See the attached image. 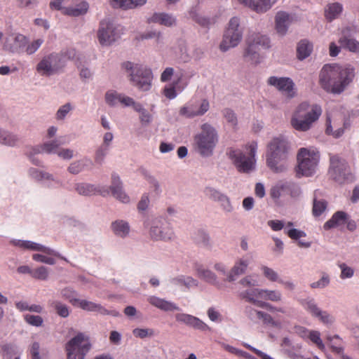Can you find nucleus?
<instances>
[{"label":"nucleus","instance_id":"4c0bfd02","mask_svg":"<svg viewBox=\"0 0 359 359\" xmlns=\"http://www.w3.org/2000/svg\"><path fill=\"white\" fill-rule=\"evenodd\" d=\"M286 233L291 239L297 241L299 247L305 248L311 247V242H306L301 239L306 236V233L304 231L292 228L287 229Z\"/></svg>","mask_w":359,"mask_h":359},{"label":"nucleus","instance_id":"69168bd1","mask_svg":"<svg viewBox=\"0 0 359 359\" xmlns=\"http://www.w3.org/2000/svg\"><path fill=\"white\" fill-rule=\"evenodd\" d=\"M222 114L226 121L233 127L236 126L238 123L237 116L235 112L229 108H225L222 110Z\"/></svg>","mask_w":359,"mask_h":359},{"label":"nucleus","instance_id":"a211bd4d","mask_svg":"<svg viewBox=\"0 0 359 359\" xmlns=\"http://www.w3.org/2000/svg\"><path fill=\"white\" fill-rule=\"evenodd\" d=\"M267 83L276 88L289 99L294 97L297 95L295 84L289 77L270 76Z\"/></svg>","mask_w":359,"mask_h":359},{"label":"nucleus","instance_id":"1a4fd4ad","mask_svg":"<svg viewBox=\"0 0 359 359\" xmlns=\"http://www.w3.org/2000/svg\"><path fill=\"white\" fill-rule=\"evenodd\" d=\"M143 226L153 241L168 242L175 239L172 228L161 217H147L144 220Z\"/></svg>","mask_w":359,"mask_h":359},{"label":"nucleus","instance_id":"c03bdc74","mask_svg":"<svg viewBox=\"0 0 359 359\" xmlns=\"http://www.w3.org/2000/svg\"><path fill=\"white\" fill-rule=\"evenodd\" d=\"M135 111L139 113V119L142 126H149L153 121L152 115L147 111V109L144 107V106L140 102L139 104H135Z\"/></svg>","mask_w":359,"mask_h":359},{"label":"nucleus","instance_id":"e433bc0d","mask_svg":"<svg viewBox=\"0 0 359 359\" xmlns=\"http://www.w3.org/2000/svg\"><path fill=\"white\" fill-rule=\"evenodd\" d=\"M318 190L313 193L312 213L316 217L320 216L327 209V202L324 199H318Z\"/></svg>","mask_w":359,"mask_h":359},{"label":"nucleus","instance_id":"6ab92c4d","mask_svg":"<svg viewBox=\"0 0 359 359\" xmlns=\"http://www.w3.org/2000/svg\"><path fill=\"white\" fill-rule=\"evenodd\" d=\"M26 41V36L20 33H12L5 38L3 43V49L13 54L23 53Z\"/></svg>","mask_w":359,"mask_h":359},{"label":"nucleus","instance_id":"37998d69","mask_svg":"<svg viewBox=\"0 0 359 359\" xmlns=\"http://www.w3.org/2000/svg\"><path fill=\"white\" fill-rule=\"evenodd\" d=\"M312 49L313 46L309 41L302 40L299 42L297 48V57L301 60L306 58L311 55Z\"/></svg>","mask_w":359,"mask_h":359},{"label":"nucleus","instance_id":"473e14b6","mask_svg":"<svg viewBox=\"0 0 359 359\" xmlns=\"http://www.w3.org/2000/svg\"><path fill=\"white\" fill-rule=\"evenodd\" d=\"M170 283L175 286H184L187 289H190L193 287L198 286V281L189 276L179 275L176 277L172 278L170 280Z\"/></svg>","mask_w":359,"mask_h":359},{"label":"nucleus","instance_id":"680f3d73","mask_svg":"<svg viewBox=\"0 0 359 359\" xmlns=\"http://www.w3.org/2000/svg\"><path fill=\"white\" fill-rule=\"evenodd\" d=\"M307 339H309L312 343L316 344L321 351L325 350V346L320 338V333L319 331L311 330Z\"/></svg>","mask_w":359,"mask_h":359},{"label":"nucleus","instance_id":"3c124183","mask_svg":"<svg viewBox=\"0 0 359 359\" xmlns=\"http://www.w3.org/2000/svg\"><path fill=\"white\" fill-rule=\"evenodd\" d=\"M299 304L303 308L308 311L312 316L317 312L320 307L316 304L315 299L311 297L301 299L299 300Z\"/></svg>","mask_w":359,"mask_h":359},{"label":"nucleus","instance_id":"9b49d317","mask_svg":"<svg viewBox=\"0 0 359 359\" xmlns=\"http://www.w3.org/2000/svg\"><path fill=\"white\" fill-rule=\"evenodd\" d=\"M243 28L241 26L238 17L231 18L224 32L222 40L219 44L222 52H226L238 46L243 39Z\"/></svg>","mask_w":359,"mask_h":359},{"label":"nucleus","instance_id":"c756f323","mask_svg":"<svg viewBox=\"0 0 359 359\" xmlns=\"http://www.w3.org/2000/svg\"><path fill=\"white\" fill-rule=\"evenodd\" d=\"M93 165V161L88 156L73 161L67 168V171L72 175H78L86 169H90Z\"/></svg>","mask_w":359,"mask_h":359},{"label":"nucleus","instance_id":"49530a36","mask_svg":"<svg viewBox=\"0 0 359 359\" xmlns=\"http://www.w3.org/2000/svg\"><path fill=\"white\" fill-rule=\"evenodd\" d=\"M61 296L68 300L73 306H77L79 301V294L76 291L71 287H65L60 292Z\"/></svg>","mask_w":359,"mask_h":359},{"label":"nucleus","instance_id":"72a5a7b5","mask_svg":"<svg viewBox=\"0 0 359 359\" xmlns=\"http://www.w3.org/2000/svg\"><path fill=\"white\" fill-rule=\"evenodd\" d=\"M248 43L254 44L257 48L268 49L271 46L269 38L259 33H254L248 39Z\"/></svg>","mask_w":359,"mask_h":359},{"label":"nucleus","instance_id":"e2e57ef3","mask_svg":"<svg viewBox=\"0 0 359 359\" xmlns=\"http://www.w3.org/2000/svg\"><path fill=\"white\" fill-rule=\"evenodd\" d=\"M32 276L34 278L45 280H47L49 276V269L43 266H41L34 270L32 273Z\"/></svg>","mask_w":359,"mask_h":359},{"label":"nucleus","instance_id":"b1692460","mask_svg":"<svg viewBox=\"0 0 359 359\" xmlns=\"http://www.w3.org/2000/svg\"><path fill=\"white\" fill-rule=\"evenodd\" d=\"M194 269L198 276L205 282L215 286L217 288L221 287V283H219L217 275L214 272L199 264H195Z\"/></svg>","mask_w":359,"mask_h":359},{"label":"nucleus","instance_id":"052dcab7","mask_svg":"<svg viewBox=\"0 0 359 359\" xmlns=\"http://www.w3.org/2000/svg\"><path fill=\"white\" fill-rule=\"evenodd\" d=\"M330 283V276L325 273H321V278L312 283L310 284V287L313 289H323L329 285Z\"/></svg>","mask_w":359,"mask_h":359},{"label":"nucleus","instance_id":"ddd939ff","mask_svg":"<svg viewBox=\"0 0 359 359\" xmlns=\"http://www.w3.org/2000/svg\"><path fill=\"white\" fill-rule=\"evenodd\" d=\"M330 162L329 174L335 182L343 184L354 180L353 174L344 159L337 155H332L330 158Z\"/></svg>","mask_w":359,"mask_h":359},{"label":"nucleus","instance_id":"5701e85b","mask_svg":"<svg viewBox=\"0 0 359 359\" xmlns=\"http://www.w3.org/2000/svg\"><path fill=\"white\" fill-rule=\"evenodd\" d=\"M74 188L76 191L81 196H90L97 194L103 196L109 195V191L106 187H97L95 185L89 183H76Z\"/></svg>","mask_w":359,"mask_h":359},{"label":"nucleus","instance_id":"4d7b16f0","mask_svg":"<svg viewBox=\"0 0 359 359\" xmlns=\"http://www.w3.org/2000/svg\"><path fill=\"white\" fill-rule=\"evenodd\" d=\"M121 93L116 90H108L105 93L104 100L106 103L110 107H115L120 103Z\"/></svg>","mask_w":359,"mask_h":359},{"label":"nucleus","instance_id":"603ef678","mask_svg":"<svg viewBox=\"0 0 359 359\" xmlns=\"http://www.w3.org/2000/svg\"><path fill=\"white\" fill-rule=\"evenodd\" d=\"M72 110V104L69 102L65 103L58 108L55 114V118L57 121H64Z\"/></svg>","mask_w":359,"mask_h":359},{"label":"nucleus","instance_id":"a19ab883","mask_svg":"<svg viewBox=\"0 0 359 359\" xmlns=\"http://www.w3.org/2000/svg\"><path fill=\"white\" fill-rule=\"evenodd\" d=\"M1 140V145L9 147H17L20 141V138L18 135L6 129Z\"/></svg>","mask_w":359,"mask_h":359},{"label":"nucleus","instance_id":"aec40b11","mask_svg":"<svg viewBox=\"0 0 359 359\" xmlns=\"http://www.w3.org/2000/svg\"><path fill=\"white\" fill-rule=\"evenodd\" d=\"M239 4L258 14L269 11L277 2V0H237Z\"/></svg>","mask_w":359,"mask_h":359},{"label":"nucleus","instance_id":"0e129e2a","mask_svg":"<svg viewBox=\"0 0 359 359\" xmlns=\"http://www.w3.org/2000/svg\"><path fill=\"white\" fill-rule=\"evenodd\" d=\"M286 191L289 192L291 197L298 198L302 196V191L301 187L296 184L285 182Z\"/></svg>","mask_w":359,"mask_h":359},{"label":"nucleus","instance_id":"2eb2a0df","mask_svg":"<svg viewBox=\"0 0 359 359\" xmlns=\"http://www.w3.org/2000/svg\"><path fill=\"white\" fill-rule=\"evenodd\" d=\"M123 34V28L109 20H102L100 22L97 32L98 40L102 46H109Z\"/></svg>","mask_w":359,"mask_h":359},{"label":"nucleus","instance_id":"58836bf2","mask_svg":"<svg viewBox=\"0 0 359 359\" xmlns=\"http://www.w3.org/2000/svg\"><path fill=\"white\" fill-rule=\"evenodd\" d=\"M259 50V48H257L254 44L248 43L243 57L247 62L252 64H258L260 62Z\"/></svg>","mask_w":359,"mask_h":359},{"label":"nucleus","instance_id":"338daca9","mask_svg":"<svg viewBox=\"0 0 359 359\" xmlns=\"http://www.w3.org/2000/svg\"><path fill=\"white\" fill-rule=\"evenodd\" d=\"M195 22H196L203 27L209 28L211 25H214L216 22V18L208 17L201 15L198 16V18H196Z\"/></svg>","mask_w":359,"mask_h":359},{"label":"nucleus","instance_id":"13d9d810","mask_svg":"<svg viewBox=\"0 0 359 359\" xmlns=\"http://www.w3.org/2000/svg\"><path fill=\"white\" fill-rule=\"evenodd\" d=\"M204 194L209 199L215 202H219L225 194L219 190L211 187H206L204 190Z\"/></svg>","mask_w":359,"mask_h":359},{"label":"nucleus","instance_id":"ea45409f","mask_svg":"<svg viewBox=\"0 0 359 359\" xmlns=\"http://www.w3.org/2000/svg\"><path fill=\"white\" fill-rule=\"evenodd\" d=\"M79 3L75 6H68L64 8V13L77 17L82 15L87 12L88 6V4L83 0H79Z\"/></svg>","mask_w":359,"mask_h":359},{"label":"nucleus","instance_id":"bf43d9fd","mask_svg":"<svg viewBox=\"0 0 359 359\" xmlns=\"http://www.w3.org/2000/svg\"><path fill=\"white\" fill-rule=\"evenodd\" d=\"M111 148L100 144L95 152L94 161L97 164H102Z\"/></svg>","mask_w":359,"mask_h":359},{"label":"nucleus","instance_id":"774afa93","mask_svg":"<svg viewBox=\"0 0 359 359\" xmlns=\"http://www.w3.org/2000/svg\"><path fill=\"white\" fill-rule=\"evenodd\" d=\"M53 306L57 313V315L62 318H67L69 315V307L58 301L53 302Z\"/></svg>","mask_w":359,"mask_h":359},{"label":"nucleus","instance_id":"2f4dec72","mask_svg":"<svg viewBox=\"0 0 359 359\" xmlns=\"http://www.w3.org/2000/svg\"><path fill=\"white\" fill-rule=\"evenodd\" d=\"M290 15L285 12L280 11L276 15V29L280 36L286 34L290 26Z\"/></svg>","mask_w":359,"mask_h":359},{"label":"nucleus","instance_id":"6e6d98bb","mask_svg":"<svg viewBox=\"0 0 359 359\" xmlns=\"http://www.w3.org/2000/svg\"><path fill=\"white\" fill-rule=\"evenodd\" d=\"M260 269L263 276L271 282L279 283L281 279L278 272L272 268L263 265L260 267Z\"/></svg>","mask_w":359,"mask_h":359},{"label":"nucleus","instance_id":"f03ea898","mask_svg":"<svg viewBox=\"0 0 359 359\" xmlns=\"http://www.w3.org/2000/svg\"><path fill=\"white\" fill-rule=\"evenodd\" d=\"M289 149V142L282 135L273 137L268 143L266 162L273 172L281 173L287 170Z\"/></svg>","mask_w":359,"mask_h":359},{"label":"nucleus","instance_id":"f704fd0d","mask_svg":"<svg viewBox=\"0 0 359 359\" xmlns=\"http://www.w3.org/2000/svg\"><path fill=\"white\" fill-rule=\"evenodd\" d=\"M193 241L199 246L211 249L212 243L209 234L204 230L198 229L192 236Z\"/></svg>","mask_w":359,"mask_h":359},{"label":"nucleus","instance_id":"5fc2aeb1","mask_svg":"<svg viewBox=\"0 0 359 359\" xmlns=\"http://www.w3.org/2000/svg\"><path fill=\"white\" fill-rule=\"evenodd\" d=\"M46 172L45 170L30 167L27 170V176L29 179L36 182H42L44 180Z\"/></svg>","mask_w":359,"mask_h":359},{"label":"nucleus","instance_id":"f8f14e48","mask_svg":"<svg viewBox=\"0 0 359 359\" xmlns=\"http://www.w3.org/2000/svg\"><path fill=\"white\" fill-rule=\"evenodd\" d=\"M91 347L89 337L85 333L79 332L65 345L67 359H85Z\"/></svg>","mask_w":359,"mask_h":359},{"label":"nucleus","instance_id":"20e7f679","mask_svg":"<svg viewBox=\"0 0 359 359\" xmlns=\"http://www.w3.org/2000/svg\"><path fill=\"white\" fill-rule=\"evenodd\" d=\"M74 56L73 50L51 53L44 55L36 66V71L43 76H50L61 72L68 60Z\"/></svg>","mask_w":359,"mask_h":359},{"label":"nucleus","instance_id":"dca6fc26","mask_svg":"<svg viewBox=\"0 0 359 359\" xmlns=\"http://www.w3.org/2000/svg\"><path fill=\"white\" fill-rule=\"evenodd\" d=\"M210 109L207 99L192 97L179 110V114L187 118L203 116Z\"/></svg>","mask_w":359,"mask_h":359},{"label":"nucleus","instance_id":"864d4df0","mask_svg":"<svg viewBox=\"0 0 359 359\" xmlns=\"http://www.w3.org/2000/svg\"><path fill=\"white\" fill-rule=\"evenodd\" d=\"M44 154H57L61 143L57 140L46 141L42 144Z\"/></svg>","mask_w":359,"mask_h":359},{"label":"nucleus","instance_id":"09e8293b","mask_svg":"<svg viewBox=\"0 0 359 359\" xmlns=\"http://www.w3.org/2000/svg\"><path fill=\"white\" fill-rule=\"evenodd\" d=\"M313 317L317 318L323 324L330 326L332 325L334 321V317L327 311L322 310L320 308L316 312Z\"/></svg>","mask_w":359,"mask_h":359},{"label":"nucleus","instance_id":"de8ad7c7","mask_svg":"<svg viewBox=\"0 0 359 359\" xmlns=\"http://www.w3.org/2000/svg\"><path fill=\"white\" fill-rule=\"evenodd\" d=\"M339 42L341 47L351 52H359V42L354 39L344 36L339 39Z\"/></svg>","mask_w":359,"mask_h":359},{"label":"nucleus","instance_id":"4be33fe9","mask_svg":"<svg viewBox=\"0 0 359 359\" xmlns=\"http://www.w3.org/2000/svg\"><path fill=\"white\" fill-rule=\"evenodd\" d=\"M175 319L177 322L196 330L206 331L210 329L209 326L203 320L188 313H178L175 315Z\"/></svg>","mask_w":359,"mask_h":359},{"label":"nucleus","instance_id":"c9c22d12","mask_svg":"<svg viewBox=\"0 0 359 359\" xmlns=\"http://www.w3.org/2000/svg\"><path fill=\"white\" fill-rule=\"evenodd\" d=\"M343 11V6L339 2L328 4L325 8V16L329 21L337 18Z\"/></svg>","mask_w":359,"mask_h":359},{"label":"nucleus","instance_id":"412c9836","mask_svg":"<svg viewBox=\"0 0 359 359\" xmlns=\"http://www.w3.org/2000/svg\"><path fill=\"white\" fill-rule=\"evenodd\" d=\"M109 194L122 203L128 204L130 202V196L126 193L123 188V183L118 175L113 174L111 176V184L108 188Z\"/></svg>","mask_w":359,"mask_h":359},{"label":"nucleus","instance_id":"6e6552de","mask_svg":"<svg viewBox=\"0 0 359 359\" xmlns=\"http://www.w3.org/2000/svg\"><path fill=\"white\" fill-rule=\"evenodd\" d=\"M257 149V142H252L247 145L245 152L240 149H230L228 154L239 172L248 173L255 168Z\"/></svg>","mask_w":359,"mask_h":359},{"label":"nucleus","instance_id":"7ed1b4c3","mask_svg":"<svg viewBox=\"0 0 359 359\" xmlns=\"http://www.w3.org/2000/svg\"><path fill=\"white\" fill-rule=\"evenodd\" d=\"M322 112V108L319 104H310L308 102H302L292 112L291 126L297 131L307 132L313 128Z\"/></svg>","mask_w":359,"mask_h":359},{"label":"nucleus","instance_id":"a878e982","mask_svg":"<svg viewBox=\"0 0 359 359\" xmlns=\"http://www.w3.org/2000/svg\"><path fill=\"white\" fill-rule=\"evenodd\" d=\"M249 264L250 261L247 257H243L239 259L235 262L233 266L229 271L226 280L228 282H233L236 280L238 276L243 274L246 271Z\"/></svg>","mask_w":359,"mask_h":359},{"label":"nucleus","instance_id":"0eeeda50","mask_svg":"<svg viewBox=\"0 0 359 359\" xmlns=\"http://www.w3.org/2000/svg\"><path fill=\"white\" fill-rule=\"evenodd\" d=\"M122 68L128 74L133 85L142 91H148L151 87L153 74L146 66L130 61L124 62Z\"/></svg>","mask_w":359,"mask_h":359},{"label":"nucleus","instance_id":"393cba45","mask_svg":"<svg viewBox=\"0 0 359 359\" xmlns=\"http://www.w3.org/2000/svg\"><path fill=\"white\" fill-rule=\"evenodd\" d=\"M111 230L115 236L125 239L130 236L131 227L128 221L116 219L111 224Z\"/></svg>","mask_w":359,"mask_h":359},{"label":"nucleus","instance_id":"8fccbe9b","mask_svg":"<svg viewBox=\"0 0 359 359\" xmlns=\"http://www.w3.org/2000/svg\"><path fill=\"white\" fill-rule=\"evenodd\" d=\"M48 189H57L64 186L63 182L53 174L47 172L42 182Z\"/></svg>","mask_w":359,"mask_h":359},{"label":"nucleus","instance_id":"a18cd8bd","mask_svg":"<svg viewBox=\"0 0 359 359\" xmlns=\"http://www.w3.org/2000/svg\"><path fill=\"white\" fill-rule=\"evenodd\" d=\"M283 299V293L278 290L262 289V299L264 302H280Z\"/></svg>","mask_w":359,"mask_h":359},{"label":"nucleus","instance_id":"423d86ee","mask_svg":"<svg viewBox=\"0 0 359 359\" xmlns=\"http://www.w3.org/2000/svg\"><path fill=\"white\" fill-rule=\"evenodd\" d=\"M218 140V133L215 128L205 123L201 126V131L194 137L195 149L203 157L211 156Z\"/></svg>","mask_w":359,"mask_h":359},{"label":"nucleus","instance_id":"f257e3e1","mask_svg":"<svg viewBox=\"0 0 359 359\" xmlns=\"http://www.w3.org/2000/svg\"><path fill=\"white\" fill-rule=\"evenodd\" d=\"M354 76L355 69L350 65L327 64L320 71L319 81L327 92L340 94L353 81Z\"/></svg>","mask_w":359,"mask_h":359},{"label":"nucleus","instance_id":"f3484780","mask_svg":"<svg viewBox=\"0 0 359 359\" xmlns=\"http://www.w3.org/2000/svg\"><path fill=\"white\" fill-rule=\"evenodd\" d=\"M244 313L248 319L253 323L257 324L262 320L264 325L278 329L282 327V323L280 320H276L269 313L257 310L252 306H245Z\"/></svg>","mask_w":359,"mask_h":359},{"label":"nucleus","instance_id":"39448f33","mask_svg":"<svg viewBox=\"0 0 359 359\" xmlns=\"http://www.w3.org/2000/svg\"><path fill=\"white\" fill-rule=\"evenodd\" d=\"M10 243L13 246L18 247L25 250L42 252L43 254L35 253L32 256V259L38 262L44 263L49 265H54L55 264V259L46 255L55 256L67 262V259L64 257L59 252L41 243H38L32 241L20 239H12L10 241Z\"/></svg>","mask_w":359,"mask_h":359},{"label":"nucleus","instance_id":"bb28decb","mask_svg":"<svg viewBox=\"0 0 359 359\" xmlns=\"http://www.w3.org/2000/svg\"><path fill=\"white\" fill-rule=\"evenodd\" d=\"M148 23H157L165 27H172L176 25L177 19L172 14L167 13H154L147 19Z\"/></svg>","mask_w":359,"mask_h":359},{"label":"nucleus","instance_id":"cd10ccee","mask_svg":"<svg viewBox=\"0 0 359 359\" xmlns=\"http://www.w3.org/2000/svg\"><path fill=\"white\" fill-rule=\"evenodd\" d=\"M147 301L152 306L163 311L168 312L180 310V308L175 303L154 295L149 297Z\"/></svg>","mask_w":359,"mask_h":359},{"label":"nucleus","instance_id":"c85d7f7f","mask_svg":"<svg viewBox=\"0 0 359 359\" xmlns=\"http://www.w3.org/2000/svg\"><path fill=\"white\" fill-rule=\"evenodd\" d=\"M77 306L80 307L84 311L88 312H95L102 316L112 315V311H109L102 304L86 299H81Z\"/></svg>","mask_w":359,"mask_h":359},{"label":"nucleus","instance_id":"7c9ffc66","mask_svg":"<svg viewBox=\"0 0 359 359\" xmlns=\"http://www.w3.org/2000/svg\"><path fill=\"white\" fill-rule=\"evenodd\" d=\"M348 219L347 213L344 211H337L324 224L323 228L325 230H330L346 224Z\"/></svg>","mask_w":359,"mask_h":359},{"label":"nucleus","instance_id":"4468645a","mask_svg":"<svg viewBox=\"0 0 359 359\" xmlns=\"http://www.w3.org/2000/svg\"><path fill=\"white\" fill-rule=\"evenodd\" d=\"M262 294V288L252 287L251 288L241 291L239 294V296L241 299L245 300L246 302L251 303L258 307L266 309L271 313H280L283 314H286L287 311L285 307L276 306L268 303L267 302L261 300Z\"/></svg>","mask_w":359,"mask_h":359},{"label":"nucleus","instance_id":"9d476101","mask_svg":"<svg viewBox=\"0 0 359 359\" xmlns=\"http://www.w3.org/2000/svg\"><path fill=\"white\" fill-rule=\"evenodd\" d=\"M320 155L315 149L302 148L299 149L297 160V175L301 177H310L317 169Z\"/></svg>","mask_w":359,"mask_h":359},{"label":"nucleus","instance_id":"79ce46f5","mask_svg":"<svg viewBox=\"0 0 359 359\" xmlns=\"http://www.w3.org/2000/svg\"><path fill=\"white\" fill-rule=\"evenodd\" d=\"M44 43L43 38H38L32 41H29L27 37V41L24 46L23 53L27 55H32L34 54L40 48V47Z\"/></svg>","mask_w":359,"mask_h":359}]
</instances>
